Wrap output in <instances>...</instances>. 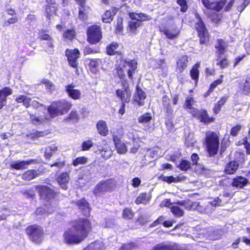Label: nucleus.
Instances as JSON below:
<instances>
[{
    "label": "nucleus",
    "instance_id": "obj_29",
    "mask_svg": "<svg viewBox=\"0 0 250 250\" xmlns=\"http://www.w3.org/2000/svg\"><path fill=\"white\" fill-rule=\"evenodd\" d=\"M228 0H220V11L223 10L225 12L229 11L234 2V0H229L227 3Z\"/></svg>",
    "mask_w": 250,
    "mask_h": 250
},
{
    "label": "nucleus",
    "instance_id": "obj_15",
    "mask_svg": "<svg viewBox=\"0 0 250 250\" xmlns=\"http://www.w3.org/2000/svg\"><path fill=\"white\" fill-rule=\"evenodd\" d=\"M162 32L169 39H173L176 38L179 34L180 31L175 26H172L170 28L164 27Z\"/></svg>",
    "mask_w": 250,
    "mask_h": 250
},
{
    "label": "nucleus",
    "instance_id": "obj_43",
    "mask_svg": "<svg viewBox=\"0 0 250 250\" xmlns=\"http://www.w3.org/2000/svg\"><path fill=\"white\" fill-rule=\"evenodd\" d=\"M151 116L149 113H146L141 116L138 119V122L143 124L148 123L151 120Z\"/></svg>",
    "mask_w": 250,
    "mask_h": 250
},
{
    "label": "nucleus",
    "instance_id": "obj_28",
    "mask_svg": "<svg viewBox=\"0 0 250 250\" xmlns=\"http://www.w3.org/2000/svg\"><path fill=\"white\" fill-rule=\"evenodd\" d=\"M98 133L102 136H105L108 134V129L106 122L103 120L100 121L97 124Z\"/></svg>",
    "mask_w": 250,
    "mask_h": 250
},
{
    "label": "nucleus",
    "instance_id": "obj_42",
    "mask_svg": "<svg viewBox=\"0 0 250 250\" xmlns=\"http://www.w3.org/2000/svg\"><path fill=\"white\" fill-rule=\"evenodd\" d=\"M100 63L101 60L99 59L91 60L89 62L91 70L93 72H96Z\"/></svg>",
    "mask_w": 250,
    "mask_h": 250
},
{
    "label": "nucleus",
    "instance_id": "obj_7",
    "mask_svg": "<svg viewBox=\"0 0 250 250\" xmlns=\"http://www.w3.org/2000/svg\"><path fill=\"white\" fill-rule=\"evenodd\" d=\"M129 17L131 20L136 21L129 22V28L133 33H135L137 28L140 26L141 24L139 21H143L151 19L150 16L142 13H130Z\"/></svg>",
    "mask_w": 250,
    "mask_h": 250
},
{
    "label": "nucleus",
    "instance_id": "obj_34",
    "mask_svg": "<svg viewBox=\"0 0 250 250\" xmlns=\"http://www.w3.org/2000/svg\"><path fill=\"white\" fill-rule=\"evenodd\" d=\"M69 179L67 173H62L57 179L58 183L61 185L64 189L66 188V184L68 183Z\"/></svg>",
    "mask_w": 250,
    "mask_h": 250
},
{
    "label": "nucleus",
    "instance_id": "obj_38",
    "mask_svg": "<svg viewBox=\"0 0 250 250\" xmlns=\"http://www.w3.org/2000/svg\"><path fill=\"white\" fill-rule=\"evenodd\" d=\"M12 90L8 87H6L0 90V98L6 102V97L11 95Z\"/></svg>",
    "mask_w": 250,
    "mask_h": 250
},
{
    "label": "nucleus",
    "instance_id": "obj_57",
    "mask_svg": "<svg viewBox=\"0 0 250 250\" xmlns=\"http://www.w3.org/2000/svg\"><path fill=\"white\" fill-rule=\"evenodd\" d=\"M93 143L91 140H87L83 142L82 144V148L83 150H88L92 147Z\"/></svg>",
    "mask_w": 250,
    "mask_h": 250
},
{
    "label": "nucleus",
    "instance_id": "obj_23",
    "mask_svg": "<svg viewBox=\"0 0 250 250\" xmlns=\"http://www.w3.org/2000/svg\"><path fill=\"white\" fill-rule=\"evenodd\" d=\"M34 160L30 159L27 161H16L12 163L10 166L12 168L16 169H22L27 167V166L32 164Z\"/></svg>",
    "mask_w": 250,
    "mask_h": 250
},
{
    "label": "nucleus",
    "instance_id": "obj_49",
    "mask_svg": "<svg viewBox=\"0 0 250 250\" xmlns=\"http://www.w3.org/2000/svg\"><path fill=\"white\" fill-rule=\"evenodd\" d=\"M75 35V32L73 29L67 30L63 34V37L68 40H71Z\"/></svg>",
    "mask_w": 250,
    "mask_h": 250
},
{
    "label": "nucleus",
    "instance_id": "obj_27",
    "mask_svg": "<svg viewBox=\"0 0 250 250\" xmlns=\"http://www.w3.org/2000/svg\"><path fill=\"white\" fill-rule=\"evenodd\" d=\"M77 206L81 209L85 216H88L90 214V208L88 204L84 199H82L77 202Z\"/></svg>",
    "mask_w": 250,
    "mask_h": 250
},
{
    "label": "nucleus",
    "instance_id": "obj_44",
    "mask_svg": "<svg viewBox=\"0 0 250 250\" xmlns=\"http://www.w3.org/2000/svg\"><path fill=\"white\" fill-rule=\"evenodd\" d=\"M91 179V172L89 169L83 170L81 174L80 180H84L85 182H88Z\"/></svg>",
    "mask_w": 250,
    "mask_h": 250
},
{
    "label": "nucleus",
    "instance_id": "obj_22",
    "mask_svg": "<svg viewBox=\"0 0 250 250\" xmlns=\"http://www.w3.org/2000/svg\"><path fill=\"white\" fill-rule=\"evenodd\" d=\"M75 86L73 84H69L66 86V91L68 95L74 100L80 99L81 95V92L74 89Z\"/></svg>",
    "mask_w": 250,
    "mask_h": 250
},
{
    "label": "nucleus",
    "instance_id": "obj_54",
    "mask_svg": "<svg viewBox=\"0 0 250 250\" xmlns=\"http://www.w3.org/2000/svg\"><path fill=\"white\" fill-rule=\"evenodd\" d=\"M231 179L226 176H224L221 180H220V185L223 186H228L231 185Z\"/></svg>",
    "mask_w": 250,
    "mask_h": 250
},
{
    "label": "nucleus",
    "instance_id": "obj_60",
    "mask_svg": "<svg viewBox=\"0 0 250 250\" xmlns=\"http://www.w3.org/2000/svg\"><path fill=\"white\" fill-rule=\"evenodd\" d=\"M69 119L74 122H77L79 119V115L76 111H72L69 114Z\"/></svg>",
    "mask_w": 250,
    "mask_h": 250
},
{
    "label": "nucleus",
    "instance_id": "obj_20",
    "mask_svg": "<svg viewBox=\"0 0 250 250\" xmlns=\"http://www.w3.org/2000/svg\"><path fill=\"white\" fill-rule=\"evenodd\" d=\"M248 183V180L242 176H237L233 179L231 185L236 188H243Z\"/></svg>",
    "mask_w": 250,
    "mask_h": 250
},
{
    "label": "nucleus",
    "instance_id": "obj_21",
    "mask_svg": "<svg viewBox=\"0 0 250 250\" xmlns=\"http://www.w3.org/2000/svg\"><path fill=\"white\" fill-rule=\"evenodd\" d=\"M55 207H53L52 203H51L48 206H45L44 207L39 208L35 212L36 216H42L45 214H49L54 211Z\"/></svg>",
    "mask_w": 250,
    "mask_h": 250
},
{
    "label": "nucleus",
    "instance_id": "obj_11",
    "mask_svg": "<svg viewBox=\"0 0 250 250\" xmlns=\"http://www.w3.org/2000/svg\"><path fill=\"white\" fill-rule=\"evenodd\" d=\"M65 55L67 56L68 63L71 67L76 68V73L78 74V59L80 57V52L78 49H66Z\"/></svg>",
    "mask_w": 250,
    "mask_h": 250
},
{
    "label": "nucleus",
    "instance_id": "obj_13",
    "mask_svg": "<svg viewBox=\"0 0 250 250\" xmlns=\"http://www.w3.org/2000/svg\"><path fill=\"white\" fill-rule=\"evenodd\" d=\"M37 188L42 199L49 200L54 197L55 193L53 190L47 186H39Z\"/></svg>",
    "mask_w": 250,
    "mask_h": 250
},
{
    "label": "nucleus",
    "instance_id": "obj_36",
    "mask_svg": "<svg viewBox=\"0 0 250 250\" xmlns=\"http://www.w3.org/2000/svg\"><path fill=\"white\" fill-rule=\"evenodd\" d=\"M101 151L102 156L104 159L109 158L112 154V151L110 147L106 144L102 149H99Z\"/></svg>",
    "mask_w": 250,
    "mask_h": 250
},
{
    "label": "nucleus",
    "instance_id": "obj_46",
    "mask_svg": "<svg viewBox=\"0 0 250 250\" xmlns=\"http://www.w3.org/2000/svg\"><path fill=\"white\" fill-rule=\"evenodd\" d=\"M134 216L133 213L131 209L126 208L123 211V217L125 219H131Z\"/></svg>",
    "mask_w": 250,
    "mask_h": 250
},
{
    "label": "nucleus",
    "instance_id": "obj_32",
    "mask_svg": "<svg viewBox=\"0 0 250 250\" xmlns=\"http://www.w3.org/2000/svg\"><path fill=\"white\" fill-rule=\"evenodd\" d=\"M186 208L189 210H197L198 211L201 213L208 212V211L205 208L201 206L199 203L197 202H194L188 204V206H186Z\"/></svg>",
    "mask_w": 250,
    "mask_h": 250
},
{
    "label": "nucleus",
    "instance_id": "obj_24",
    "mask_svg": "<svg viewBox=\"0 0 250 250\" xmlns=\"http://www.w3.org/2000/svg\"><path fill=\"white\" fill-rule=\"evenodd\" d=\"M153 250H181L176 245L162 243L155 246Z\"/></svg>",
    "mask_w": 250,
    "mask_h": 250
},
{
    "label": "nucleus",
    "instance_id": "obj_17",
    "mask_svg": "<svg viewBox=\"0 0 250 250\" xmlns=\"http://www.w3.org/2000/svg\"><path fill=\"white\" fill-rule=\"evenodd\" d=\"M117 96L121 100L122 104L129 103L131 93L126 87L125 91L118 89L116 91Z\"/></svg>",
    "mask_w": 250,
    "mask_h": 250
},
{
    "label": "nucleus",
    "instance_id": "obj_26",
    "mask_svg": "<svg viewBox=\"0 0 250 250\" xmlns=\"http://www.w3.org/2000/svg\"><path fill=\"white\" fill-rule=\"evenodd\" d=\"M151 196L146 193H140L137 197L135 201V203L137 204H147L150 201Z\"/></svg>",
    "mask_w": 250,
    "mask_h": 250
},
{
    "label": "nucleus",
    "instance_id": "obj_12",
    "mask_svg": "<svg viewBox=\"0 0 250 250\" xmlns=\"http://www.w3.org/2000/svg\"><path fill=\"white\" fill-rule=\"evenodd\" d=\"M196 17L197 21L196 22L195 27L198 32V35L200 38V42L201 44H204L208 39V33L199 16L196 14Z\"/></svg>",
    "mask_w": 250,
    "mask_h": 250
},
{
    "label": "nucleus",
    "instance_id": "obj_56",
    "mask_svg": "<svg viewBox=\"0 0 250 250\" xmlns=\"http://www.w3.org/2000/svg\"><path fill=\"white\" fill-rule=\"evenodd\" d=\"M177 2L181 6V11L185 12L188 9L187 4L186 0H177Z\"/></svg>",
    "mask_w": 250,
    "mask_h": 250
},
{
    "label": "nucleus",
    "instance_id": "obj_48",
    "mask_svg": "<svg viewBox=\"0 0 250 250\" xmlns=\"http://www.w3.org/2000/svg\"><path fill=\"white\" fill-rule=\"evenodd\" d=\"M52 4L51 3V5H48L46 9L47 17L49 19H50V16L52 15V14H54L56 13V7Z\"/></svg>",
    "mask_w": 250,
    "mask_h": 250
},
{
    "label": "nucleus",
    "instance_id": "obj_30",
    "mask_svg": "<svg viewBox=\"0 0 250 250\" xmlns=\"http://www.w3.org/2000/svg\"><path fill=\"white\" fill-rule=\"evenodd\" d=\"M170 209L171 213L177 217H181L184 215L183 208L181 206H178V204L171 207Z\"/></svg>",
    "mask_w": 250,
    "mask_h": 250
},
{
    "label": "nucleus",
    "instance_id": "obj_33",
    "mask_svg": "<svg viewBox=\"0 0 250 250\" xmlns=\"http://www.w3.org/2000/svg\"><path fill=\"white\" fill-rule=\"evenodd\" d=\"M39 175L38 171L37 170H28L22 175V177L24 180H31L38 177Z\"/></svg>",
    "mask_w": 250,
    "mask_h": 250
},
{
    "label": "nucleus",
    "instance_id": "obj_2",
    "mask_svg": "<svg viewBox=\"0 0 250 250\" xmlns=\"http://www.w3.org/2000/svg\"><path fill=\"white\" fill-rule=\"evenodd\" d=\"M195 102L192 97H187L185 103V107L188 110V111L191 113L194 117L197 118L201 122L204 123L212 122L213 120L212 118L208 117L206 110L202 109L199 110L192 107Z\"/></svg>",
    "mask_w": 250,
    "mask_h": 250
},
{
    "label": "nucleus",
    "instance_id": "obj_53",
    "mask_svg": "<svg viewBox=\"0 0 250 250\" xmlns=\"http://www.w3.org/2000/svg\"><path fill=\"white\" fill-rule=\"evenodd\" d=\"M190 167V162L187 160H182L179 165V168L182 170H187Z\"/></svg>",
    "mask_w": 250,
    "mask_h": 250
},
{
    "label": "nucleus",
    "instance_id": "obj_59",
    "mask_svg": "<svg viewBox=\"0 0 250 250\" xmlns=\"http://www.w3.org/2000/svg\"><path fill=\"white\" fill-rule=\"evenodd\" d=\"M219 79L216 81H215L213 83H212L210 87H209V89L208 90V91L205 93L204 94V97H208V96L209 95L210 93L212 91V90L216 87V86L218 85V81Z\"/></svg>",
    "mask_w": 250,
    "mask_h": 250
},
{
    "label": "nucleus",
    "instance_id": "obj_19",
    "mask_svg": "<svg viewBox=\"0 0 250 250\" xmlns=\"http://www.w3.org/2000/svg\"><path fill=\"white\" fill-rule=\"evenodd\" d=\"M239 164L236 161L229 162L225 166L224 172L226 174H233L238 169Z\"/></svg>",
    "mask_w": 250,
    "mask_h": 250
},
{
    "label": "nucleus",
    "instance_id": "obj_52",
    "mask_svg": "<svg viewBox=\"0 0 250 250\" xmlns=\"http://www.w3.org/2000/svg\"><path fill=\"white\" fill-rule=\"evenodd\" d=\"M250 3V0H243V3L236 7L237 10L240 13L242 12L246 7Z\"/></svg>",
    "mask_w": 250,
    "mask_h": 250
},
{
    "label": "nucleus",
    "instance_id": "obj_8",
    "mask_svg": "<svg viewBox=\"0 0 250 250\" xmlns=\"http://www.w3.org/2000/svg\"><path fill=\"white\" fill-rule=\"evenodd\" d=\"M26 232L29 236L30 239L35 243H40L43 239V230L40 226L37 225L29 226L26 229Z\"/></svg>",
    "mask_w": 250,
    "mask_h": 250
},
{
    "label": "nucleus",
    "instance_id": "obj_41",
    "mask_svg": "<svg viewBox=\"0 0 250 250\" xmlns=\"http://www.w3.org/2000/svg\"><path fill=\"white\" fill-rule=\"evenodd\" d=\"M78 4L81 7L79 10V18L83 20L86 19L85 14L83 13L84 10L83 9L84 8L85 0H75Z\"/></svg>",
    "mask_w": 250,
    "mask_h": 250
},
{
    "label": "nucleus",
    "instance_id": "obj_64",
    "mask_svg": "<svg viewBox=\"0 0 250 250\" xmlns=\"http://www.w3.org/2000/svg\"><path fill=\"white\" fill-rule=\"evenodd\" d=\"M133 247V245L132 244H125L122 246L119 250H132Z\"/></svg>",
    "mask_w": 250,
    "mask_h": 250
},
{
    "label": "nucleus",
    "instance_id": "obj_50",
    "mask_svg": "<svg viewBox=\"0 0 250 250\" xmlns=\"http://www.w3.org/2000/svg\"><path fill=\"white\" fill-rule=\"evenodd\" d=\"M242 126L240 124H237L233 126L230 129V134L232 136H236L238 135L239 131L241 130Z\"/></svg>",
    "mask_w": 250,
    "mask_h": 250
},
{
    "label": "nucleus",
    "instance_id": "obj_61",
    "mask_svg": "<svg viewBox=\"0 0 250 250\" xmlns=\"http://www.w3.org/2000/svg\"><path fill=\"white\" fill-rule=\"evenodd\" d=\"M30 118L32 122L34 124H37L38 123H40L42 122L43 120L42 118L37 117L36 116L34 115H31Z\"/></svg>",
    "mask_w": 250,
    "mask_h": 250
},
{
    "label": "nucleus",
    "instance_id": "obj_3",
    "mask_svg": "<svg viewBox=\"0 0 250 250\" xmlns=\"http://www.w3.org/2000/svg\"><path fill=\"white\" fill-rule=\"evenodd\" d=\"M123 67H118L115 70V75L119 78H124L127 74L129 78L133 76L137 68V62L135 60H125L123 61Z\"/></svg>",
    "mask_w": 250,
    "mask_h": 250
},
{
    "label": "nucleus",
    "instance_id": "obj_47",
    "mask_svg": "<svg viewBox=\"0 0 250 250\" xmlns=\"http://www.w3.org/2000/svg\"><path fill=\"white\" fill-rule=\"evenodd\" d=\"M87 161V158L85 157H78L73 161V164L75 166H77L79 165H83L85 164Z\"/></svg>",
    "mask_w": 250,
    "mask_h": 250
},
{
    "label": "nucleus",
    "instance_id": "obj_25",
    "mask_svg": "<svg viewBox=\"0 0 250 250\" xmlns=\"http://www.w3.org/2000/svg\"><path fill=\"white\" fill-rule=\"evenodd\" d=\"M119 44L116 42H113L107 46L106 48L107 54L108 55L120 54L121 53L118 50Z\"/></svg>",
    "mask_w": 250,
    "mask_h": 250
},
{
    "label": "nucleus",
    "instance_id": "obj_1",
    "mask_svg": "<svg viewBox=\"0 0 250 250\" xmlns=\"http://www.w3.org/2000/svg\"><path fill=\"white\" fill-rule=\"evenodd\" d=\"M91 230V224L86 219H80L73 226V229L68 230L63 234L65 243L69 244H78L83 241Z\"/></svg>",
    "mask_w": 250,
    "mask_h": 250
},
{
    "label": "nucleus",
    "instance_id": "obj_39",
    "mask_svg": "<svg viewBox=\"0 0 250 250\" xmlns=\"http://www.w3.org/2000/svg\"><path fill=\"white\" fill-rule=\"evenodd\" d=\"M15 100L19 103H22L23 105H24L26 107H28L29 105L30 99L25 96L21 95L17 96Z\"/></svg>",
    "mask_w": 250,
    "mask_h": 250
},
{
    "label": "nucleus",
    "instance_id": "obj_62",
    "mask_svg": "<svg viewBox=\"0 0 250 250\" xmlns=\"http://www.w3.org/2000/svg\"><path fill=\"white\" fill-rule=\"evenodd\" d=\"M165 217L163 216H160L155 221H154L151 225V227H154L159 224H163L164 222Z\"/></svg>",
    "mask_w": 250,
    "mask_h": 250
},
{
    "label": "nucleus",
    "instance_id": "obj_40",
    "mask_svg": "<svg viewBox=\"0 0 250 250\" xmlns=\"http://www.w3.org/2000/svg\"><path fill=\"white\" fill-rule=\"evenodd\" d=\"M200 63L197 62L193 65L192 69L190 70V76L191 78H198L199 77V68L200 67Z\"/></svg>",
    "mask_w": 250,
    "mask_h": 250
},
{
    "label": "nucleus",
    "instance_id": "obj_10",
    "mask_svg": "<svg viewBox=\"0 0 250 250\" xmlns=\"http://www.w3.org/2000/svg\"><path fill=\"white\" fill-rule=\"evenodd\" d=\"M204 5L210 10L209 12V18L214 22L217 23L219 21L218 12H219V2H211L209 0H203Z\"/></svg>",
    "mask_w": 250,
    "mask_h": 250
},
{
    "label": "nucleus",
    "instance_id": "obj_4",
    "mask_svg": "<svg viewBox=\"0 0 250 250\" xmlns=\"http://www.w3.org/2000/svg\"><path fill=\"white\" fill-rule=\"evenodd\" d=\"M72 104L64 100L54 102L49 107L48 112L52 117L64 114L71 108Z\"/></svg>",
    "mask_w": 250,
    "mask_h": 250
},
{
    "label": "nucleus",
    "instance_id": "obj_35",
    "mask_svg": "<svg viewBox=\"0 0 250 250\" xmlns=\"http://www.w3.org/2000/svg\"><path fill=\"white\" fill-rule=\"evenodd\" d=\"M87 248L88 250H104V245L102 241H97L90 243Z\"/></svg>",
    "mask_w": 250,
    "mask_h": 250
},
{
    "label": "nucleus",
    "instance_id": "obj_16",
    "mask_svg": "<svg viewBox=\"0 0 250 250\" xmlns=\"http://www.w3.org/2000/svg\"><path fill=\"white\" fill-rule=\"evenodd\" d=\"M113 141L118 153L124 154L126 152L127 148L125 144L121 141L118 136L114 135L113 136Z\"/></svg>",
    "mask_w": 250,
    "mask_h": 250
},
{
    "label": "nucleus",
    "instance_id": "obj_6",
    "mask_svg": "<svg viewBox=\"0 0 250 250\" xmlns=\"http://www.w3.org/2000/svg\"><path fill=\"white\" fill-rule=\"evenodd\" d=\"M206 146L210 156L216 154L219 146L218 137L213 132L208 133L206 137Z\"/></svg>",
    "mask_w": 250,
    "mask_h": 250
},
{
    "label": "nucleus",
    "instance_id": "obj_63",
    "mask_svg": "<svg viewBox=\"0 0 250 250\" xmlns=\"http://www.w3.org/2000/svg\"><path fill=\"white\" fill-rule=\"evenodd\" d=\"M244 143V148L246 149L247 154H250V143L249 142L247 138L245 137V142Z\"/></svg>",
    "mask_w": 250,
    "mask_h": 250
},
{
    "label": "nucleus",
    "instance_id": "obj_37",
    "mask_svg": "<svg viewBox=\"0 0 250 250\" xmlns=\"http://www.w3.org/2000/svg\"><path fill=\"white\" fill-rule=\"evenodd\" d=\"M240 88L244 94L248 95L250 93V79H246L243 83L240 85Z\"/></svg>",
    "mask_w": 250,
    "mask_h": 250
},
{
    "label": "nucleus",
    "instance_id": "obj_45",
    "mask_svg": "<svg viewBox=\"0 0 250 250\" xmlns=\"http://www.w3.org/2000/svg\"><path fill=\"white\" fill-rule=\"evenodd\" d=\"M46 30H41L39 32V38L41 40L46 41L50 40L52 37L47 33Z\"/></svg>",
    "mask_w": 250,
    "mask_h": 250
},
{
    "label": "nucleus",
    "instance_id": "obj_55",
    "mask_svg": "<svg viewBox=\"0 0 250 250\" xmlns=\"http://www.w3.org/2000/svg\"><path fill=\"white\" fill-rule=\"evenodd\" d=\"M46 45V48L47 49V51L52 52L54 47V41L53 39H51L50 40H48L46 43H44Z\"/></svg>",
    "mask_w": 250,
    "mask_h": 250
},
{
    "label": "nucleus",
    "instance_id": "obj_58",
    "mask_svg": "<svg viewBox=\"0 0 250 250\" xmlns=\"http://www.w3.org/2000/svg\"><path fill=\"white\" fill-rule=\"evenodd\" d=\"M219 79L216 81H215L213 83H212L210 87H209V89L208 90V91L205 93L204 94V97H208V96L209 95L210 93L212 91V90L216 87V86L218 85V81Z\"/></svg>",
    "mask_w": 250,
    "mask_h": 250
},
{
    "label": "nucleus",
    "instance_id": "obj_14",
    "mask_svg": "<svg viewBox=\"0 0 250 250\" xmlns=\"http://www.w3.org/2000/svg\"><path fill=\"white\" fill-rule=\"evenodd\" d=\"M146 98L145 92L137 85L136 93L133 95V102L136 103L140 106H142L145 104L144 101Z\"/></svg>",
    "mask_w": 250,
    "mask_h": 250
},
{
    "label": "nucleus",
    "instance_id": "obj_51",
    "mask_svg": "<svg viewBox=\"0 0 250 250\" xmlns=\"http://www.w3.org/2000/svg\"><path fill=\"white\" fill-rule=\"evenodd\" d=\"M163 180L169 184L171 183H176L179 181V177H174L173 176H164L162 178Z\"/></svg>",
    "mask_w": 250,
    "mask_h": 250
},
{
    "label": "nucleus",
    "instance_id": "obj_31",
    "mask_svg": "<svg viewBox=\"0 0 250 250\" xmlns=\"http://www.w3.org/2000/svg\"><path fill=\"white\" fill-rule=\"evenodd\" d=\"M117 11L116 8H112L111 10H107L103 17V21L106 23L109 22L113 19Z\"/></svg>",
    "mask_w": 250,
    "mask_h": 250
},
{
    "label": "nucleus",
    "instance_id": "obj_9",
    "mask_svg": "<svg viewBox=\"0 0 250 250\" xmlns=\"http://www.w3.org/2000/svg\"><path fill=\"white\" fill-rule=\"evenodd\" d=\"M87 41L91 44L99 42L102 38L101 27L97 25L89 27L87 30Z\"/></svg>",
    "mask_w": 250,
    "mask_h": 250
},
{
    "label": "nucleus",
    "instance_id": "obj_5",
    "mask_svg": "<svg viewBox=\"0 0 250 250\" xmlns=\"http://www.w3.org/2000/svg\"><path fill=\"white\" fill-rule=\"evenodd\" d=\"M116 186V181L114 179H108L98 183L93 190V193L96 196H101L106 192L111 191Z\"/></svg>",
    "mask_w": 250,
    "mask_h": 250
},
{
    "label": "nucleus",
    "instance_id": "obj_18",
    "mask_svg": "<svg viewBox=\"0 0 250 250\" xmlns=\"http://www.w3.org/2000/svg\"><path fill=\"white\" fill-rule=\"evenodd\" d=\"M188 62V58L187 56H182L179 57L176 62V71L182 72L186 68Z\"/></svg>",
    "mask_w": 250,
    "mask_h": 250
}]
</instances>
